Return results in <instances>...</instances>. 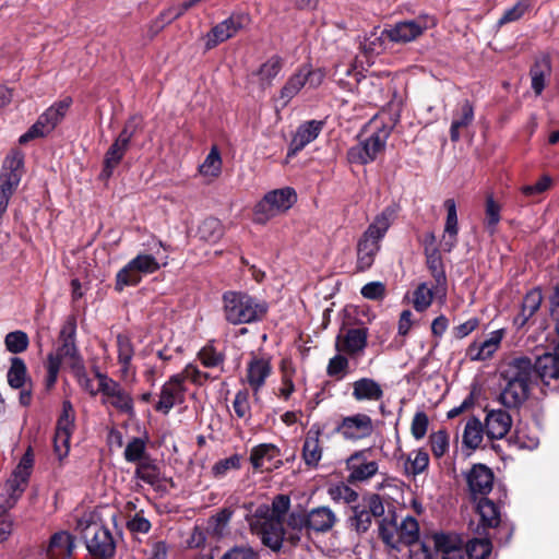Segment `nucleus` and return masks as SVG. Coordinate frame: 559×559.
I'll use <instances>...</instances> for the list:
<instances>
[{"label":"nucleus","instance_id":"1","mask_svg":"<svg viewBox=\"0 0 559 559\" xmlns=\"http://www.w3.org/2000/svg\"><path fill=\"white\" fill-rule=\"evenodd\" d=\"M222 300L224 318L234 325L261 321L267 312L265 301L243 292H226Z\"/></svg>","mask_w":559,"mask_h":559},{"label":"nucleus","instance_id":"2","mask_svg":"<svg viewBox=\"0 0 559 559\" xmlns=\"http://www.w3.org/2000/svg\"><path fill=\"white\" fill-rule=\"evenodd\" d=\"M395 218V210L385 207L368 226L357 243V269L366 271L371 267L380 250V241Z\"/></svg>","mask_w":559,"mask_h":559},{"label":"nucleus","instance_id":"3","mask_svg":"<svg viewBox=\"0 0 559 559\" xmlns=\"http://www.w3.org/2000/svg\"><path fill=\"white\" fill-rule=\"evenodd\" d=\"M75 530L84 539L85 546L95 559H110L116 552L111 532L99 519L87 513L78 520Z\"/></svg>","mask_w":559,"mask_h":559},{"label":"nucleus","instance_id":"4","mask_svg":"<svg viewBox=\"0 0 559 559\" xmlns=\"http://www.w3.org/2000/svg\"><path fill=\"white\" fill-rule=\"evenodd\" d=\"M34 464V455L28 449L10 478L0 487V511H9L24 492Z\"/></svg>","mask_w":559,"mask_h":559},{"label":"nucleus","instance_id":"5","mask_svg":"<svg viewBox=\"0 0 559 559\" xmlns=\"http://www.w3.org/2000/svg\"><path fill=\"white\" fill-rule=\"evenodd\" d=\"M297 201L293 188L285 187L267 192L254 206V222L265 224L271 218L287 212Z\"/></svg>","mask_w":559,"mask_h":559},{"label":"nucleus","instance_id":"6","mask_svg":"<svg viewBox=\"0 0 559 559\" xmlns=\"http://www.w3.org/2000/svg\"><path fill=\"white\" fill-rule=\"evenodd\" d=\"M390 132L391 130L388 127L377 128V130L372 131L348 150V160L359 165L373 162L385 148Z\"/></svg>","mask_w":559,"mask_h":559},{"label":"nucleus","instance_id":"7","mask_svg":"<svg viewBox=\"0 0 559 559\" xmlns=\"http://www.w3.org/2000/svg\"><path fill=\"white\" fill-rule=\"evenodd\" d=\"M159 267L158 261L152 254H138L117 273L115 289L122 292L127 286H135L144 275L155 273Z\"/></svg>","mask_w":559,"mask_h":559},{"label":"nucleus","instance_id":"8","mask_svg":"<svg viewBox=\"0 0 559 559\" xmlns=\"http://www.w3.org/2000/svg\"><path fill=\"white\" fill-rule=\"evenodd\" d=\"M98 391L102 394V404L112 407L120 413L133 415L134 402L130 392L107 374L97 372Z\"/></svg>","mask_w":559,"mask_h":559},{"label":"nucleus","instance_id":"9","mask_svg":"<svg viewBox=\"0 0 559 559\" xmlns=\"http://www.w3.org/2000/svg\"><path fill=\"white\" fill-rule=\"evenodd\" d=\"M76 331V324L74 319H69L60 331L61 345L55 352H51L47 361H52L57 367H61L62 364L69 366L72 369H82L83 364L79 355L78 348L74 343V335Z\"/></svg>","mask_w":559,"mask_h":559},{"label":"nucleus","instance_id":"10","mask_svg":"<svg viewBox=\"0 0 559 559\" xmlns=\"http://www.w3.org/2000/svg\"><path fill=\"white\" fill-rule=\"evenodd\" d=\"M435 25L436 21L433 17L428 15H420L416 19L397 22L389 28H385L382 34H384L386 38L393 43L407 44L416 40L427 29L433 27Z\"/></svg>","mask_w":559,"mask_h":559},{"label":"nucleus","instance_id":"11","mask_svg":"<svg viewBox=\"0 0 559 559\" xmlns=\"http://www.w3.org/2000/svg\"><path fill=\"white\" fill-rule=\"evenodd\" d=\"M70 99H64L49 107L39 116L37 121L28 129V131L20 136V144H26L31 140L49 134L64 117L70 107Z\"/></svg>","mask_w":559,"mask_h":559},{"label":"nucleus","instance_id":"12","mask_svg":"<svg viewBox=\"0 0 559 559\" xmlns=\"http://www.w3.org/2000/svg\"><path fill=\"white\" fill-rule=\"evenodd\" d=\"M352 511L349 525L358 534H362L370 528L373 519L384 514V506L378 495H370L354 506Z\"/></svg>","mask_w":559,"mask_h":559},{"label":"nucleus","instance_id":"13","mask_svg":"<svg viewBox=\"0 0 559 559\" xmlns=\"http://www.w3.org/2000/svg\"><path fill=\"white\" fill-rule=\"evenodd\" d=\"M140 126V119L132 117L123 127L122 131L108 148L105 159L102 176L108 178L111 176L114 169L119 165L128 151L131 139Z\"/></svg>","mask_w":559,"mask_h":559},{"label":"nucleus","instance_id":"14","mask_svg":"<svg viewBox=\"0 0 559 559\" xmlns=\"http://www.w3.org/2000/svg\"><path fill=\"white\" fill-rule=\"evenodd\" d=\"M249 23V16L245 13H233L226 20L216 24L205 35V48L213 49L218 44L226 41L235 36Z\"/></svg>","mask_w":559,"mask_h":559},{"label":"nucleus","instance_id":"15","mask_svg":"<svg viewBox=\"0 0 559 559\" xmlns=\"http://www.w3.org/2000/svg\"><path fill=\"white\" fill-rule=\"evenodd\" d=\"M500 374L503 381L528 384L531 388L537 384L533 361L526 356H518L507 361L502 366Z\"/></svg>","mask_w":559,"mask_h":559},{"label":"nucleus","instance_id":"16","mask_svg":"<svg viewBox=\"0 0 559 559\" xmlns=\"http://www.w3.org/2000/svg\"><path fill=\"white\" fill-rule=\"evenodd\" d=\"M250 526L251 530L261 537L265 546L274 551L281 549L285 535L282 521L253 516Z\"/></svg>","mask_w":559,"mask_h":559},{"label":"nucleus","instance_id":"17","mask_svg":"<svg viewBox=\"0 0 559 559\" xmlns=\"http://www.w3.org/2000/svg\"><path fill=\"white\" fill-rule=\"evenodd\" d=\"M185 401V385L180 374H174L163 384L159 393V400L155 409L163 414H168L170 409Z\"/></svg>","mask_w":559,"mask_h":559},{"label":"nucleus","instance_id":"18","mask_svg":"<svg viewBox=\"0 0 559 559\" xmlns=\"http://www.w3.org/2000/svg\"><path fill=\"white\" fill-rule=\"evenodd\" d=\"M337 431L341 432L346 440H360L371 436L373 432V423L370 416L356 414L343 418L337 427Z\"/></svg>","mask_w":559,"mask_h":559},{"label":"nucleus","instance_id":"19","mask_svg":"<svg viewBox=\"0 0 559 559\" xmlns=\"http://www.w3.org/2000/svg\"><path fill=\"white\" fill-rule=\"evenodd\" d=\"M504 330L499 329L489 333L488 337L481 342H473L468 345L465 356L472 361H485L490 359L499 349Z\"/></svg>","mask_w":559,"mask_h":559},{"label":"nucleus","instance_id":"20","mask_svg":"<svg viewBox=\"0 0 559 559\" xmlns=\"http://www.w3.org/2000/svg\"><path fill=\"white\" fill-rule=\"evenodd\" d=\"M271 373L272 365L270 359L266 357L253 356L247 365L243 382L252 389L254 395H258Z\"/></svg>","mask_w":559,"mask_h":559},{"label":"nucleus","instance_id":"21","mask_svg":"<svg viewBox=\"0 0 559 559\" xmlns=\"http://www.w3.org/2000/svg\"><path fill=\"white\" fill-rule=\"evenodd\" d=\"M493 473L492 471L483 464H475L466 473V481L468 490L474 499L478 496L488 495L493 486Z\"/></svg>","mask_w":559,"mask_h":559},{"label":"nucleus","instance_id":"22","mask_svg":"<svg viewBox=\"0 0 559 559\" xmlns=\"http://www.w3.org/2000/svg\"><path fill=\"white\" fill-rule=\"evenodd\" d=\"M24 156L21 152L8 155L2 164L0 185L15 191L23 175Z\"/></svg>","mask_w":559,"mask_h":559},{"label":"nucleus","instance_id":"23","mask_svg":"<svg viewBox=\"0 0 559 559\" xmlns=\"http://www.w3.org/2000/svg\"><path fill=\"white\" fill-rule=\"evenodd\" d=\"M368 330L365 328L349 329L344 335H337L335 348L338 353L357 355L367 346Z\"/></svg>","mask_w":559,"mask_h":559},{"label":"nucleus","instance_id":"24","mask_svg":"<svg viewBox=\"0 0 559 559\" xmlns=\"http://www.w3.org/2000/svg\"><path fill=\"white\" fill-rule=\"evenodd\" d=\"M323 128V122L318 120H309L300 124L289 145L288 156L296 155L304 150L309 143L314 141Z\"/></svg>","mask_w":559,"mask_h":559},{"label":"nucleus","instance_id":"25","mask_svg":"<svg viewBox=\"0 0 559 559\" xmlns=\"http://www.w3.org/2000/svg\"><path fill=\"white\" fill-rule=\"evenodd\" d=\"M433 546L441 559H465L467 555L462 540L456 536L436 534L433 536Z\"/></svg>","mask_w":559,"mask_h":559},{"label":"nucleus","instance_id":"26","mask_svg":"<svg viewBox=\"0 0 559 559\" xmlns=\"http://www.w3.org/2000/svg\"><path fill=\"white\" fill-rule=\"evenodd\" d=\"M512 427V418L504 409H490L485 418V431L490 439H502Z\"/></svg>","mask_w":559,"mask_h":559},{"label":"nucleus","instance_id":"27","mask_svg":"<svg viewBox=\"0 0 559 559\" xmlns=\"http://www.w3.org/2000/svg\"><path fill=\"white\" fill-rule=\"evenodd\" d=\"M365 454V451H360L349 457V480L366 481L377 474L378 463L376 461H367Z\"/></svg>","mask_w":559,"mask_h":559},{"label":"nucleus","instance_id":"28","mask_svg":"<svg viewBox=\"0 0 559 559\" xmlns=\"http://www.w3.org/2000/svg\"><path fill=\"white\" fill-rule=\"evenodd\" d=\"M352 386V395L357 402H379L384 395L381 384L372 378H360Z\"/></svg>","mask_w":559,"mask_h":559},{"label":"nucleus","instance_id":"29","mask_svg":"<svg viewBox=\"0 0 559 559\" xmlns=\"http://www.w3.org/2000/svg\"><path fill=\"white\" fill-rule=\"evenodd\" d=\"M444 207L447 210V219L441 247L444 251L450 252L456 245L459 233L455 201L453 199H447L444 201Z\"/></svg>","mask_w":559,"mask_h":559},{"label":"nucleus","instance_id":"30","mask_svg":"<svg viewBox=\"0 0 559 559\" xmlns=\"http://www.w3.org/2000/svg\"><path fill=\"white\" fill-rule=\"evenodd\" d=\"M534 372H536V382L540 380L548 385L551 380L559 379V362L550 353L538 356L533 362Z\"/></svg>","mask_w":559,"mask_h":559},{"label":"nucleus","instance_id":"31","mask_svg":"<svg viewBox=\"0 0 559 559\" xmlns=\"http://www.w3.org/2000/svg\"><path fill=\"white\" fill-rule=\"evenodd\" d=\"M321 430L317 427H311L305 438L302 447V457L306 465L316 467L322 457V448L320 444Z\"/></svg>","mask_w":559,"mask_h":559},{"label":"nucleus","instance_id":"32","mask_svg":"<svg viewBox=\"0 0 559 559\" xmlns=\"http://www.w3.org/2000/svg\"><path fill=\"white\" fill-rule=\"evenodd\" d=\"M531 390L532 388L528 384L504 381L503 390L500 393V401L507 407L520 406L528 399Z\"/></svg>","mask_w":559,"mask_h":559},{"label":"nucleus","instance_id":"33","mask_svg":"<svg viewBox=\"0 0 559 559\" xmlns=\"http://www.w3.org/2000/svg\"><path fill=\"white\" fill-rule=\"evenodd\" d=\"M336 521V514L329 507L313 508L308 512V528L314 532H328Z\"/></svg>","mask_w":559,"mask_h":559},{"label":"nucleus","instance_id":"34","mask_svg":"<svg viewBox=\"0 0 559 559\" xmlns=\"http://www.w3.org/2000/svg\"><path fill=\"white\" fill-rule=\"evenodd\" d=\"M306 85L305 75L301 74L300 69H298L288 78L284 86L281 88L280 95L275 99L276 107L281 109L285 108Z\"/></svg>","mask_w":559,"mask_h":559},{"label":"nucleus","instance_id":"35","mask_svg":"<svg viewBox=\"0 0 559 559\" xmlns=\"http://www.w3.org/2000/svg\"><path fill=\"white\" fill-rule=\"evenodd\" d=\"M474 120V108L468 100H464L460 109L454 112L450 127V138L452 142L461 139V130L469 127Z\"/></svg>","mask_w":559,"mask_h":559},{"label":"nucleus","instance_id":"36","mask_svg":"<svg viewBox=\"0 0 559 559\" xmlns=\"http://www.w3.org/2000/svg\"><path fill=\"white\" fill-rule=\"evenodd\" d=\"M542 300L543 296L539 289H532L525 295L521 311L513 320L518 329L523 328L527 323L530 318L539 309Z\"/></svg>","mask_w":559,"mask_h":559},{"label":"nucleus","instance_id":"37","mask_svg":"<svg viewBox=\"0 0 559 559\" xmlns=\"http://www.w3.org/2000/svg\"><path fill=\"white\" fill-rule=\"evenodd\" d=\"M289 497L285 495H278L273 499L271 509L266 506L259 507L253 516L261 519H276L283 522V519L289 510Z\"/></svg>","mask_w":559,"mask_h":559},{"label":"nucleus","instance_id":"38","mask_svg":"<svg viewBox=\"0 0 559 559\" xmlns=\"http://www.w3.org/2000/svg\"><path fill=\"white\" fill-rule=\"evenodd\" d=\"M134 475L145 484L159 488L162 484V473L157 464L151 457L144 459L136 465Z\"/></svg>","mask_w":559,"mask_h":559},{"label":"nucleus","instance_id":"39","mask_svg":"<svg viewBox=\"0 0 559 559\" xmlns=\"http://www.w3.org/2000/svg\"><path fill=\"white\" fill-rule=\"evenodd\" d=\"M278 456V450L273 444H259L251 450L250 462L254 469H270L269 463Z\"/></svg>","mask_w":559,"mask_h":559},{"label":"nucleus","instance_id":"40","mask_svg":"<svg viewBox=\"0 0 559 559\" xmlns=\"http://www.w3.org/2000/svg\"><path fill=\"white\" fill-rule=\"evenodd\" d=\"M435 297H442L441 293H437V284L435 287L429 286L427 283H421L417 286L413 295V306L416 311H425L430 307Z\"/></svg>","mask_w":559,"mask_h":559},{"label":"nucleus","instance_id":"41","mask_svg":"<svg viewBox=\"0 0 559 559\" xmlns=\"http://www.w3.org/2000/svg\"><path fill=\"white\" fill-rule=\"evenodd\" d=\"M477 512L483 528L496 527L500 523L499 508L489 499L481 498L477 503Z\"/></svg>","mask_w":559,"mask_h":559},{"label":"nucleus","instance_id":"42","mask_svg":"<svg viewBox=\"0 0 559 559\" xmlns=\"http://www.w3.org/2000/svg\"><path fill=\"white\" fill-rule=\"evenodd\" d=\"M283 67V61L278 56H272L257 72L260 85L264 88L272 84L273 80L278 75Z\"/></svg>","mask_w":559,"mask_h":559},{"label":"nucleus","instance_id":"43","mask_svg":"<svg viewBox=\"0 0 559 559\" xmlns=\"http://www.w3.org/2000/svg\"><path fill=\"white\" fill-rule=\"evenodd\" d=\"M483 424L478 418L467 420L463 432V444L472 450L479 447L483 441Z\"/></svg>","mask_w":559,"mask_h":559},{"label":"nucleus","instance_id":"44","mask_svg":"<svg viewBox=\"0 0 559 559\" xmlns=\"http://www.w3.org/2000/svg\"><path fill=\"white\" fill-rule=\"evenodd\" d=\"M8 383L13 389H22L27 380V369L25 362L19 358H11V366L8 370Z\"/></svg>","mask_w":559,"mask_h":559},{"label":"nucleus","instance_id":"45","mask_svg":"<svg viewBox=\"0 0 559 559\" xmlns=\"http://www.w3.org/2000/svg\"><path fill=\"white\" fill-rule=\"evenodd\" d=\"M72 427L57 426L53 437V452L59 461L68 456Z\"/></svg>","mask_w":559,"mask_h":559},{"label":"nucleus","instance_id":"46","mask_svg":"<svg viewBox=\"0 0 559 559\" xmlns=\"http://www.w3.org/2000/svg\"><path fill=\"white\" fill-rule=\"evenodd\" d=\"M427 264L437 283V293H441L442 297L447 295V277L442 267V262L437 253L428 254Z\"/></svg>","mask_w":559,"mask_h":559},{"label":"nucleus","instance_id":"47","mask_svg":"<svg viewBox=\"0 0 559 559\" xmlns=\"http://www.w3.org/2000/svg\"><path fill=\"white\" fill-rule=\"evenodd\" d=\"M198 233L201 239L207 242H216L222 238L224 229L217 218L210 217L201 223Z\"/></svg>","mask_w":559,"mask_h":559},{"label":"nucleus","instance_id":"48","mask_svg":"<svg viewBox=\"0 0 559 559\" xmlns=\"http://www.w3.org/2000/svg\"><path fill=\"white\" fill-rule=\"evenodd\" d=\"M281 372L282 386L280 388V396L284 400H288L295 391L293 378L296 369L290 360L284 359L281 365Z\"/></svg>","mask_w":559,"mask_h":559},{"label":"nucleus","instance_id":"49","mask_svg":"<svg viewBox=\"0 0 559 559\" xmlns=\"http://www.w3.org/2000/svg\"><path fill=\"white\" fill-rule=\"evenodd\" d=\"M379 534L385 545L394 549L400 548V528L394 521L386 519L382 520L379 525Z\"/></svg>","mask_w":559,"mask_h":559},{"label":"nucleus","instance_id":"50","mask_svg":"<svg viewBox=\"0 0 559 559\" xmlns=\"http://www.w3.org/2000/svg\"><path fill=\"white\" fill-rule=\"evenodd\" d=\"M222 170V158L216 146H213L204 162L200 165L199 171L206 177H217Z\"/></svg>","mask_w":559,"mask_h":559},{"label":"nucleus","instance_id":"51","mask_svg":"<svg viewBox=\"0 0 559 559\" xmlns=\"http://www.w3.org/2000/svg\"><path fill=\"white\" fill-rule=\"evenodd\" d=\"M146 452V442L142 438H132L124 449V460L130 463H136L141 462L144 459H148V456L145 455Z\"/></svg>","mask_w":559,"mask_h":559},{"label":"nucleus","instance_id":"52","mask_svg":"<svg viewBox=\"0 0 559 559\" xmlns=\"http://www.w3.org/2000/svg\"><path fill=\"white\" fill-rule=\"evenodd\" d=\"M428 453L424 450H416L408 454L405 471L407 474L415 476L423 473L428 467Z\"/></svg>","mask_w":559,"mask_h":559},{"label":"nucleus","instance_id":"53","mask_svg":"<svg viewBox=\"0 0 559 559\" xmlns=\"http://www.w3.org/2000/svg\"><path fill=\"white\" fill-rule=\"evenodd\" d=\"M399 528L401 545H413L416 543L419 532L416 519L406 516L401 524H399Z\"/></svg>","mask_w":559,"mask_h":559},{"label":"nucleus","instance_id":"54","mask_svg":"<svg viewBox=\"0 0 559 559\" xmlns=\"http://www.w3.org/2000/svg\"><path fill=\"white\" fill-rule=\"evenodd\" d=\"M231 516L233 511L228 508L218 511L216 514L212 515L209 519V531L215 536H223L225 528L227 527Z\"/></svg>","mask_w":559,"mask_h":559},{"label":"nucleus","instance_id":"55","mask_svg":"<svg viewBox=\"0 0 559 559\" xmlns=\"http://www.w3.org/2000/svg\"><path fill=\"white\" fill-rule=\"evenodd\" d=\"M531 7V0H519L512 8L504 11L498 20L497 25L501 27L504 24L520 20Z\"/></svg>","mask_w":559,"mask_h":559},{"label":"nucleus","instance_id":"56","mask_svg":"<svg viewBox=\"0 0 559 559\" xmlns=\"http://www.w3.org/2000/svg\"><path fill=\"white\" fill-rule=\"evenodd\" d=\"M241 455L233 454L229 457L217 461L213 467L212 473L216 478H222L230 471H237L241 467Z\"/></svg>","mask_w":559,"mask_h":559},{"label":"nucleus","instance_id":"57","mask_svg":"<svg viewBox=\"0 0 559 559\" xmlns=\"http://www.w3.org/2000/svg\"><path fill=\"white\" fill-rule=\"evenodd\" d=\"M29 340L25 332L14 331L5 335L4 344L10 353L19 354L24 352L28 346Z\"/></svg>","mask_w":559,"mask_h":559},{"label":"nucleus","instance_id":"58","mask_svg":"<svg viewBox=\"0 0 559 559\" xmlns=\"http://www.w3.org/2000/svg\"><path fill=\"white\" fill-rule=\"evenodd\" d=\"M491 549L492 545L488 538H474L468 543L466 554L472 559H486Z\"/></svg>","mask_w":559,"mask_h":559},{"label":"nucleus","instance_id":"59","mask_svg":"<svg viewBox=\"0 0 559 559\" xmlns=\"http://www.w3.org/2000/svg\"><path fill=\"white\" fill-rule=\"evenodd\" d=\"M329 496L335 502L353 503L357 501L358 493L349 486L340 484L329 488Z\"/></svg>","mask_w":559,"mask_h":559},{"label":"nucleus","instance_id":"60","mask_svg":"<svg viewBox=\"0 0 559 559\" xmlns=\"http://www.w3.org/2000/svg\"><path fill=\"white\" fill-rule=\"evenodd\" d=\"M430 449L436 457H442L449 450V436L444 430H439L429 437Z\"/></svg>","mask_w":559,"mask_h":559},{"label":"nucleus","instance_id":"61","mask_svg":"<svg viewBox=\"0 0 559 559\" xmlns=\"http://www.w3.org/2000/svg\"><path fill=\"white\" fill-rule=\"evenodd\" d=\"M235 414L242 419H250L251 409L249 403V392L247 390H240L236 393L233 402Z\"/></svg>","mask_w":559,"mask_h":559},{"label":"nucleus","instance_id":"62","mask_svg":"<svg viewBox=\"0 0 559 559\" xmlns=\"http://www.w3.org/2000/svg\"><path fill=\"white\" fill-rule=\"evenodd\" d=\"M198 357L206 368L217 367L224 361V355L217 352L212 345L204 346L199 352Z\"/></svg>","mask_w":559,"mask_h":559},{"label":"nucleus","instance_id":"63","mask_svg":"<svg viewBox=\"0 0 559 559\" xmlns=\"http://www.w3.org/2000/svg\"><path fill=\"white\" fill-rule=\"evenodd\" d=\"M127 527L132 533L146 534L150 532L152 525L151 522L144 516L143 510H140L130 515L127 521Z\"/></svg>","mask_w":559,"mask_h":559},{"label":"nucleus","instance_id":"64","mask_svg":"<svg viewBox=\"0 0 559 559\" xmlns=\"http://www.w3.org/2000/svg\"><path fill=\"white\" fill-rule=\"evenodd\" d=\"M258 551L249 545H237L227 550L221 559H257Z\"/></svg>","mask_w":559,"mask_h":559}]
</instances>
